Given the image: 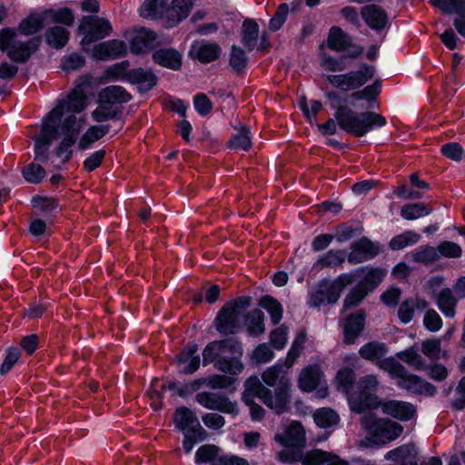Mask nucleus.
<instances>
[{
  "mask_svg": "<svg viewBox=\"0 0 465 465\" xmlns=\"http://www.w3.org/2000/svg\"><path fill=\"white\" fill-rule=\"evenodd\" d=\"M70 32L59 25L50 27L45 32L46 43L55 49L64 47L67 44Z\"/></svg>",
  "mask_w": 465,
  "mask_h": 465,
  "instance_id": "nucleus-40",
  "label": "nucleus"
},
{
  "mask_svg": "<svg viewBox=\"0 0 465 465\" xmlns=\"http://www.w3.org/2000/svg\"><path fill=\"white\" fill-rule=\"evenodd\" d=\"M361 425L368 433L367 440L375 445L387 444L399 438L403 431L401 424L387 419H377L371 413L361 419Z\"/></svg>",
  "mask_w": 465,
  "mask_h": 465,
  "instance_id": "nucleus-6",
  "label": "nucleus"
},
{
  "mask_svg": "<svg viewBox=\"0 0 465 465\" xmlns=\"http://www.w3.org/2000/svg\"><path fill=\"white\" fill-rule=\"evenodd\" d=\"M45 169L36 163H30L23 169V175L25 179L29 183H40L45 177Z\"/></svg>",
  "mask_w": 465,
  "mask_h": 465,
  "instance_id": "nucleus-64",
  "label": "nucleus"
},
{
  "mask_svg": "<svg viewBox=\"0 0 465 465\" xmlns=\"http://www.w3.org/2000/svg\"><path fill=\"white\" fill-rule=\"evenodd\" d=\"M219 448L213 444L201 446L195 452V461L197 463L213 462L218 459Z\"/></svg>",
  "mask_w": 465,
  "mask_h": 465,
  "instance_id": "nucleus-57",
  "label": "nucleus"
},
{
  "mask_svg": "<svg viewBox=\"0 0 465 465\" xmlns=\"http://www.w3.org/2000/svg\"><path fill=\"white\" fill-rule=\"evenodd\" d=\"M412 260L425 265L433 263L439 259L437 249L429 245H420L412 253Z\"/></svg>",
  "mask_w": 465,
  "mask_h": 465,
  "instance_id": "nucleus-52",
  "label": "nucleus"
},
{
  "mask_svg": "<svg viewBox=\"0 0 465 465\" xmlns=\"http://www.w3.org/2000/svg\"><path fill=\"white\" fill-rule=\"evenodd\" d=\"M121 114L120 106L113 105L98 98V106L92 112V118L95 122L102 123L117 119Z\"/></svg>",
  "mask_w": 465,
  "mask_h": 465,
  "instance_id": "nucleus-36",
  "label": "nucleus"
},
{
  "mask_svg": "<svg viewBox=\"0 0 465 465\" xmlns=\"http://www.w3.org/2000/svg\"><path fill=\"white\" fill-rule=\"evenodd\" d=\"M45 16L52 15V20L55 24H61L66 26H71L74 23V15L72 10L68 7H63L56 11L46 10L45 11Z\"/></svg>",
  "mask_w": 465,
  "mask_h": 465,
  "instance_id": "nucleus-58",
  "label": "nucleus"
},
{
  "mask_svg": "<svg viewBox=\"0 0 465 465\" xmlns=\"http://www.w3.org/2000/svg\"><path fill=\"white\" fill-rule=\"evenodd\" d=\"M231 149L248 151L252 147L250 130L247 125L241 124L239 132L232 135L228 142Z\"/></svg>",
  "mask_w": 465,
  "mask_h": 465,
  "instance_id": "nucleus-46",
  "label": "nucleus"
},
{
  "mask_svg": "<svg viewBox=\"0 0 465 465\" xmlns=\"http://www.w3.org/2000/svg\"><path fill=\"white\" fill-rule=\"evenodd\" d=\"M366 315L363 310L347 315L340 322L342 328L343 342L346 345L354 344L364 330Z\"/></svg>",
  "mask_w": 465,
  "mask_h": 465,
  "instance_id": "nucleus-14",
  "label": "nucleus"
},
{
  "mask_svg": "<svg viewBox=\"0 0 465 465\" xmlns=\"http://www.w3.org/2000/svg\"><path fill=\"white\" fill-rule=\"evenodd\" d=\"M361 15L369 27L374 30L383 29L388 23L386 12L376 5L362 7Z\"/></svg>",
  "mask_w": 465,
  "mask_h": 465,
  "instance_id": "nucleus-25",
  "label": "nucleus"
},
{
  "mask_svg": "<svg viewBox=\"0 0 465 465\" xmlns=\"http://www.w3.org/2000/svg\"><path fill=\"white\" fill-rule=\"evenodd\" d=\"M334 118L339 127L355 137H361L376 127L386 124V119L375 112L356 113L345 104L337 106Z\"/></svg>",
  "mask_w": 465,
  "mask_h": 465,
  "instance_id": "nucleus-3",
  "label": "nucleus"
},
{
  "mask_svg": "<svg viewBox=\"0 0 465 465\" xmlns=\"http://www.w3.org/2000/svg\"><path fill=\"white\" fill-rule=\"evenodd\" d=\"M283 366L280 363H277L268 369H266L262 374V381L270 386L273 387L277 384L281 385L282 380L285 379L287 381H291L287 375V372L283 370Z\"/></svg>",
  "mask_w": 465,
  "mask_h": 465,
  "instance_id": "nucleus-45",
  "label": "nucleus"
},
{
  "mask_svg": "<svg viewBox=\"0 0 465 465\" xmlns=\"http://www.w3.org/2000/svg\"><path fill=\"white\" fill-rule=\"evenodd\" d=\"M197 351V344L190 343L177 355V363L181 372L192 374L199 369L200 357L196 354Z\"/></svg>",
  "mask_w": 465,
  "mask_h": 465,
  "instance_id": "nucleus-23",
  "label": "nucleus"
},
{
  "mask_svg": "<svg viewBox=\"0 0 465 465\" xmlns=\"http://www.w3.org/2000/svg\"><path fill=\"white\" fill-rule=\"evenodd\" d=\"M242 357V344L234 339L212 341L203 351V365L213 363L216 370L230 375H239L243 371Z\"/></svg>",
  "mask_w": 465,
  "mask_h": 465,
  "instance_id": "nucleus-1",
  "label": "nucleus"
},
{
  "mask_svg": "<svg viewBox=\"0 0 465 465\" xmlns=\"http://www.w3.org/2000/svg\"><path fill=\"white\" fill-rule=\"evenodd\" d=\"M195 401L203 407L227 414H237V404L225 394L219 392L202 391L195 396Z\"/></svg>",
  "mask_w": 465,
  "mask_h": 465,
  "instance_id": "nucleus-12",
  "label": "nucleus"
},
{
  "mask_svg": "<svg viewBox=\"0 0 465 465\" xmlns=\"http://www.w3.org/2000/svg\"><path fill=\"white\" fill-rule=\"evenodd\" d=\"M251 297L242 296L227 302L219 311L214 325L221 334H234L241 326V319L251 304Z\"/></svg>",
  "mask_w": 465,
  "mask_h": 465,
  "instance_id": "nucleus-5",
  "label": "nucleus"
},
{
  "mask_svg": "<svg viewBox=\"0 0 465 465\" xmlns=\"http://www.w3.org/2000/svg\"><path fill=\"white\" fill-rule=\"evenodd\" d=\"M275 440L287 447H303L306 441L305 430L301 422L292 421L284 435L276 434Z\"/></svg>",
  "mask_w": 465,
  "mask_h": 465,
  "instance_id": "nucleus-22",
  "label": "nucleus"
},
{
  "mask_svg": "<svg viewBox=\"0 0 465 465\" xmlns=\"http://www.w3.org/2000/svg\"><path fill=\"white\" fill-rule=\"evenodd\" d=\"M327 43L329 48L336 52L344 51L348 46H351L350 36L336 26L330 29Z\"/></svg>",
  "mask_w": 465,
  "mask_h": 465,
  "instance_id": "nucleus-38",
  "label": "nucleus"
},
{
  "mask_svg": "<svg viewBox=\"0 0 465 465\" xmlns=\"http://www.w3.org/2000/svg\"><path fill=\"white\" fill-rule=\"evenodd\" d=\"M386 271L381 268H370L362 280L358 283L368 292L376 289L383 281Z\"/></svg>",
  "mask_w": 465,
  "mask_h": 465,
  "instance_id": "nucleus-47",
  "label": "nucleus"
},
{
  "mask_svg": "<svg viewBox=\"0 0 465 465\" xmlns=\"http://www.w3.org/2000/svg\"><path fill=\"white\" fill-rule=\"evenodd\" d=\"M388 352L385 343L380 341H369L359 350L360 356L369 361L379 362Z\"/></svg>",
  "mask_w": 465,
  "mask_h": 465,
  "instance_id": "nucleus-32",
  "label": "nucleus"
},
{
  "mask_svg": "<svg viewBox=\"0 0 465 465\" xmlns=\"http://www.w3.org/2000/svg\"><path fill=\"white\" fill-rule=\"evenodd\" d=\"M323 372L317 364L304 367L298 378V387L302 391L312 392L322 383Z\"/></svg>",
  "mask_w": 465,
  "mask_h": 465,
  "instance_id": "nucleus-20",
  "label": "nucleus"
},
{
  "mask_svg": "<svg viewBox=\"0 0 465 465\" xmlns=\"http://www.w3.org/2000/svg\"><path fill=\"white\" fill-rule=\"evenodd\" d=\"M368 294L369 292H366L361 285L357 284L344 298L343 311L358 306Z\"/></svg>",
  "mask_w": 465,
  "mask_h": 465,
  "instance_id": "nucleus-54",
  "label": "nucleus"
},
{
  "mask_svg": "<svg viewBox=\"0 0 465 465\" xmlns=\"http://www.w3.org/2000/svg\"><path fill=\"white\" fill-rule=\"evenodd\" d=\"M432 208L424 203H416L405 204L401 207V215L405 220H415L420 217L430 214Z\"/></svg>",
  "mask_w": 465,
  "mask_h": 465,
  "instance_id": "nucleus-48",
  "label": "nucleus"
},
{
  "mask_svg": "<svg viewBox=\"0 0 465 465\" xmlns=\"http://www.w3.org/2000/svg\"><path fill=\"white\" fill-rule=\"evenodd\" d=\"M174 426L183 433L192 432L200 440L207 439L208 433L200 424L195 413L185 406L179 407L173 413Z\"/></svg>",
  "mask_w": 465,
  "mask_h": 465,
  "instance_id": "nucleus-11",
  "label": "nucleus"
},
{
  "mask_svg": "<svg viewBox=\"0 0 465 465\" xmlns=\"http://www.w3.org/2000/svg\"><path fill=\"white\" fill-rule=\"evenodd\" d=\"M153 61L171 70H179L182 66V54L174 48H160L152 55Z\"/></svg>",
  "mask_w": 465,
  "mask_h": 465,
  "instance_id": "nucleus-26",
  "label": "nucleus"
},
{
  "mask_svg": "<svg viewBox=\"0 0 465 465\" xmlns=\"http://www.w3.org/2000/svg\"><path fill=\"white\" fill-rule=\"evenodd\" d=\"M338 289H336L331 281L322 280L316 289L310 293L309 305L312 308H319L322 304H333L340 299Z\"/></svg>",
  "mask_w": 465,
  "mask_h": 465,
  "instance_id": "nucleus-16",
  "label": "nucleus"
},
{
  "mask_svg": "<svg viewBox=\"0 0 465 465\" xmlns=\"http://www.w3.org/2000/svg\"><path fill=\"white\" fill-rule=\"evenodd\" d=\"M420 239L419 233L413 231H406L394 236L389 242V247L393 251L401 250L409 245L417 243Z\"/></svg>",
  "mask_w": 465,
  "mask_h": 465,
  "instance_id": "nucleus-51",
  "label": "nucleus"
},
{
  "mask_svg": "<svg viewBox=\"0 0 465 465\" xmlns=\"http://www.w3.org/2000/svg\"><path fill=\"white\" fill-rule=\"evenodd\" d=\"M334 118L339 127L355 137H361L376 127L386 124V119L375 112L356 113L345 104L337 106Z\"/></svg>",
  "mask_w": 465,
  "mask_h": 465,
  "instance_id": "nucleus-2",
  "label": "nucleus"
},
{
  "mask_svg": "<svg viewBox=\"0 0 465 465\" xmlns=\"http://www.w3.org/2000/svg\"><path fill=\"white\" fill-rule=\"evenodd\" d=\"M291 381L282 379L281 385H278L275 388L274 391H272L269 389V393H266L261 401L274 414L281 415L289 411V410L291 409Z\"/></svg>",
  "mask_w": 465,
  "mask_h": 465,
  "instance_id": "nucleus-10",
  "label": "nucleus"
},
{
  "mask_svg": "<svg viewBox=\"0 0 465 465\" xmlns=\"http://www.w3.org/2000/svg\"><path fill=\"white\" fill-rule=\"evenodd\" d=\"M438 254L447 258H459L462 254L461 247L453 242L443 241L437 246Z\"/></svg>",
  "mask_w": 465,
  "mask_h": 465,
  "instance_id": "nucleus-59",
  "label": "nucleus"
},
{
  "mask_svg": "<svg viewBox=\"0 0 465 465\" xmlns=\"http://www.w3.org/2000/svg\"><path fill=\"white\" fill-rule=\"evenodd\" d=\"M423 325L428 331L435 332L441 329L443 322L434 309H428L423 317Z\"/></svg>",
  "mask_w": 465,
  "mask_h": 465,
  "instance_id": "nucleus-60",
  "label": "nucleus"
},
{
  "mask_svg": "<svg viewBox=\"0 0 465 465\" xmlns=\"http://www.w3.org/2000/svg\"><path fill=\"white\" fill-rule=\"evenodd\" d=\"M378 379L376 375H366L359 381V391L351 395L350 403L351 410L361 413L366 410L376 409L380 405L375 392L378 389Z\"/></svg>",
  "mask_w": 465,
  "mask_h": 465,
  "instance_id": "nucleus-7",
  "label": "nucleus"
},
{
  "mask_svg": "<svg viewBox=\"0 0 465 465\" xmlns=\"http://www.w3.org/2000/svg\"><path fill=\"white\" fill-rule=\"evenodd\" d=\"M268 390L269 389L261 382L258 377H250L245 381V390L242 393V400L246 399V397L249 399H254L257 397L262 400L266 393H269Z\"/></svg>",
  "mask_w": 465,
  "mask_h": 465,
  "instance_id": "nucleus-49",
  "label": "nucleus"
},
{
  "mask_svg": "<svg viewBox=\"0 0 465 465\" xmlns=\"http://www.w3.org/2000/svg\"><path fill=\"white\" fill-rule=\"evenodd\" d=\"M344 262L345 252L343 250H330L319 256L313 264V269L321 271L325 268H335L342 265Z\"/></svg>",
  "mask_w": 465,
  "mask_h": 465,
  "instance_id": "nucleus-33",
  "label": "nucleus"
},
{
  "mask_svg": "<svg viewBox=\"0 0 465 465\" xmlns=\"http://www.w3.org/2000/svg\"><path fill=\"white\" fill-rule=\"evenodd\" d=\"M313 419L317 426L327 429L338 424L339 415L330 408H322L313 414Z\"/></svg>",
  "mask_w": 465,
  "mask_h": 465,
  "instance_id": "nucleus-50",
  "label": "nucleus"
},
{
  "mask_svg": "<svg viewBox=\"0 0 465 465\" xmlns=\"http://www.w3.org/2000/svg\"><path fill=\"white\" fill-rule=\"evenodd\" d=\"M89 86L88 81L81 79L79 83L71 90L66 98L58 100L57 103H63V114L64 111L78 114L84 111L87 106L86 88Z\"/></svg>",
  "mask_w": 465,
  "mask_h": 465,
  "instance_id": "nucleus-15",
  "label": "nucleus"
},
{
  "mask_svg": "<svg viewBox=\"0 0 465 465\" xmlns=\"http://www.w3.org/2000/svg\"><path fill=\"white\" fill-rule=\"evenodd\" d=\"M351 252L348 255V262L357 264L375 258L381 252L378 242L371 241L368 237H361L352 242L350 246Z\"/></svg>",
  "mask_w": 465,
  "mask_h": 465,
  "instance_id": "nucleus-13",
  "label": "nucleus"
},
{
  "mask_svg": "<svg viewBox=\"0 0 465 465\" xmlns=\"http://www.w3.org/2000/svg\"><path fill=\"white\" fill-rule=\"evenodd\" d=\"M126 52L127 46L124 41L112 39L94 45L92 56L101 61L114 60L124 56Z\"/></svg>",
  "mask_w": 465,
  "mask_h": 465,
  "instance_id": "nucleus-17",
  "label": "nucleus"
},
{
  "mask_svg": "<svg viewBox=\"0 0 465 465\" xmlns=\"http://www.w3.org/2000/svg\"><path fill=\"white\" fill-rule=\"evenodd\" d=\"M98 97L105 103L117 106L130 102L133 98L132 94L121 85H109L103 88L98 93Z\"/></svg>",
  "mask_w": 465,
  "mask_h": 465,
  "instance_id": "nucleus-28",
  "label": "nucleus"
},
{
  "mask_svg": "<svg viewBox=\"0 0 465 465\" xmlns=\"http://www.w3.org/2000/svg\"><path fill=\"white\" fill-rule=\"evenodd\" d=\"M430 3L440 8L445 14H458L459 17L465 15V0H430Z\"/></svg>",
  "mask_w": 465,
  "mask_h": 465,
  "instance_id": "nucleus-53",
  "label": "nucleus"
},
{
  "mask_svg": "<svg viewBox=\"0 0 465 465\" xmlns=\"http://www.w3.org/2000/svg\"><path fill=\"white\" fill-rule=\"evenodd\" d=\"M380 405L384 414L403 421L410 420L416 413L415 406L406 401L391 400Z\"/></svg>",
  "mask_w": 465,
  "mask_h": 465,
  "instance_id": "nucleus-21",
  "label": "nucleus"
},
{
  "mask_svg": "<svg viewBox=\"0 0 465 465\" xmlns=\"http://www.w3.org/2000/svg\"><path fill=\"white\" fill-rule=\"evenodd\" d=\"M203 381L206 382L208 387L213 390L227 389L235 382V379L227 375L214 374L206 378Z\"/></svg>",
  "mask_w": 465,
  "mask_h": 465,
  "instance_id": "nucleus-61",
  "label": "nucleus"
},
{
  "mask_svg": "<svg viewBox=\"0 0 465 465\" xmlns=\"http://www.w3.org/2000/svg\"><path fill=\"white\" fill-rule=\"evenodd\" d=\"M247 331L251 336H259L265 331L264 314L259 309H254L246 314Z\"/></svg>",
  "mask_w": 465,
  "mask_h": 465,
  "instance_id": "nucleus-43",
  "label": "nucleus"
},
{
  "mask_svg": "<svg viewBox=\"0 0 465 465\" xmlns=\"http://www.w3.org/2000/svg\"><path fill=\"white\" fill-rule=\"evenodd\" d=\"M134 35L130 40V48L133 54H143L155 47L157 35L155 32L144 27L135 28Z\"/></svg>",
  "mask_w": 465,
  "mask_h": 465,
  "instance_id": "nucleus-19",
  "label": "nucleus"
},
{
  "mask_svg": "<svg viewBox=\"0 0 465 465\" xmlns=\"http://www.w3.org/2000/svg\"><path fill=\"white\" fill-rule=\"evenodd\" d=\"M289 13V6L287 4H281L274 14V15L270 19L269 28L271 31H278L285 23L287 15Z\"/></svg>",
  "mask_w": 465,
  "mask_h": 465,
  "instance_id": "nucleus-63",
  "label": "nucleus"
},
{
  "mask_svg": "<svg viewBox=\"0 0 465 465\" xmlns=\"http://www.w3.org/2000/svg\"><path fill=\"white\" fill-rule=\"evenodd\" d=\"M375 68L371 65H363L358 71H351L344 74H331L327 81L341 91L355 90L364 85L374 76Z\"/></svg>",
  "mask_w": 465,
  "mask_h": 465,
  "instance_id": "nucleus-9",
  "label": "nucleus"
},
{
  "mask_svg": "<svg viewBox=\"0 0 465 465\" xmlns=\"http://www.w3.org/2000/svg\"><path fill=\"white\" fill-rule=\"evenodd\" d=\"M110 130V125H93L80 138L78 147L80 150L88 149L92 143L103 138Z\"/></svg>",
  "mask_w": 465,
  "mask_h": 465,
  "instance_id": "nucleus-39",
  "label": "nucleus"
},
{
  "mask_svg": "<svg viewBox=\"0 0 465 465\" xmlns=\"http://www.w3.org/2000/svg\"><path fill=\"white\" fill-rule=\"evenodd\" d=\"M258 36V24L253 19H245L242 25V43L249 51L253 50L257 45Z\"/></svg>",
  "mask_w": 465,
  "mask_h": 465,
  "instance_id": "nucleus-37",
  "label": "nucleus"
},
{
  "mask_svg": "<svg viewBox=\"0 0 465 465\" xmlns=\"http://www.w3.org/2000/svg\"><path fill=\"white\" fill-rule=\"evenodd\" d=\"M63 116V103H57L43 119L40 135L51 141L57 138L58 127Z\"/></svg>",
  "mask_w": 465,
  "mask_h": 465,
  "instance_id": "nucleus-24",
  "label": "nucleus"
},
{
  "mask_svg": "<svg viewBox=\"0 0 465 465\" xmlns=\"http://www.w3.org/2000/svg\"><path fill=\"white\" fill-rule=\"evenodd\" d=\"M191 54L203 64L216 60L221 54V47L216 43H208L195 45Z\"/></svg>",
  "mask_w": 465,
  "mask_h": 465,
  "instance_id": "nucleus-34",
  "label": "nucleus"
},
{
  "mask_svg": "<svg viewBox=\"0 0 465 465\" xmlns=\"http://www.w3.org/2000/svg\"><path fill=\"white\" fill-rule=\"evenodd\" d=\"M45 12L43 14H30L27 17L24 18L16 31L24 35H33L39 32L44 27L45 19Z\"/></svg>",
  "mask_w": 465,
  "mask_h": 465,
  "instance_id": "nucleus-35",
  "label": "nucleus"
},
{
  "mask_svg": "<svg viewBox=\"0 0 465 465\" xmlns=\"http://www.w3.org/2000/svg\"><path fill=\"white\" fill-rule=\"evenodd\" d=\"M380 369L387 371L392 378L398 379L405 373V367L392 357L382 358L379 362Z\"/></svg>",
  "mask_w": 465,
  "mask_h": 465,
  "instance_id": "nucleus-55",
  "label": "nucleus"
},
{
  "mask_svg": "<svg viewBox=\"0 0 465 465\" xmlns=\"http://www.w3.org/2000/svg\"><path fill=\"white\" fill-rule=\"evenodd\" d=\"M247 64V56L244 51L236 45L232 46L230 54V65L236 71L241 72Z\"/></svg>",
  "mask_w": 465,
  "mask_h": 465,
  "instance_id": "nucleus-62",
  "label": "nucleus"
},
{
  "mask_svg": "<svg viewBox=\"0 0 465 465\" xmlns=\"http://www.w3.org/2000/svg\"><path fill=\"white\" fill-rule=\"evenodd\" d=\"M195 0H173L172 7L167 10V26L173 27L185 19L194 4Z\"/></svg>",
  "mask_w": 465,
  "mask_h": 465,
  "instance_id": "nucleus-30",
  "label": "nucleus"
},
{
  "mask_svg": "<svg viewBox=\"0 0 465 465\" xmlns=\"http://www.w3.org/2000/svg\"><path fill=\"white\" fill-rule=\"evenodd\" d=\"M17 31L5 27L0 31V50L6 53L9 59L15 63H26L35 53L40 45V38H32L27 41L18 39Z\"/></svg>",
  "mask_w": 465,
  "mask_h": 465,
  "instance_id": "nucleus-4",
  "label": "nucleus"
},
{
  "mask_svg": "<svg viewBox=\"0 0 465 465\" xmlns=\"http://www.w3.org/2000/svg\"><path fill=\"white\" fill-rule=\"evenodd\" d=\"M397 385L412 394L432 396L436 392L433 385L415 374L409 373L406 369L405 373L397 379Z\"/></svg>",
  "mask_w": 465,
  "mask_h": 465,
  "instance_id": "nucleus-18",
  "label": "nucleus"
},
{
  "mask_svg": "<svg viewBox=\"0 0 465 465\" xmlns=\"http://www.w3.org/2000/svg\"><path fill=\"white\" fill-rule=\"evenodd\" d=\"M129 83L137 84L141 92H148L153 88L158 82L155 74L149 69L135 68L131 69L129 74Z\"/></svg>",
  "mask_w": 465,
  "mask_h": 465,
  "instance_id": "nucleus-27",
  "label": "nucleus"
},
{
  "mask_svg": "<svg viewBox=\"0 0 465 465\" xmlns=\"http://www.w3.org/2000/svg\"><path fill=\"white\" fill-rule=\"evenodd\" d=\"M112 32L110 21L97 15L84 16L78 25V33L83 35L81 45L84 47L109 36Z\"/></svg>",
  "mask_w": 465,
  "mask_h": 465,
  "instance_id": "nucleus-8",
  "label": "nucleus"
},
{
  "mask_svg": "<svg viewBox=\"0 0 465 465\" xmlns=\"http://www.w3.org/2000/svg\"><path fill=\"white\" fill-rule=\"evenodd\" d=\"M458 298L450 288L442 289L436 296V304L440 311L448 318H454Z\"/></svg>",
  "mask_w": 465,
  "mask_h": 465,
  "instance_id": "nucleus-31",
  "label": "nucleus"
},
{
  "mask_svg": "<svg viewBox=\"0 0 465 465\" xmlns=\"http://www.w3.org/2000/svg\"><path fill=\"white\" fill-rule=\"evenodd\" d=\"M429 302L420 297H411L404 300L399 307L398 317L402 323H409L414 317L415 310H425Z\"/></svg>",
  "mask_w": 465,
  "mask_h": 465,
  "instance_id": "nucleus-29",
  "label": "nucleus"
},
{
  "mask_svg": "<svg viewBox=\"0 0 465 465\" xmlns=\"http://www.w3.org/2000/svg\"><path fill=\"white\" fill-rule=\"evenodd\" d=\"M74 143L75 135L71 134L69 135H65L55 149L54 153L58 158L61 159L62 163H65L71 159L73 154L71 147L74 144Z\"/></svg>",
  "mask_w": 465,
  "mask_h": 465,
  "instance_id": "nucleus-56",
  "label": "nucleus"
},
{
  "mask_svg": "<svg viewBox=\"0 0 465 465\" xmlns=\"http://www.w3.org/2000/svg\"><path fill=\"white\" fill-rule=\"evenodd\" d=\"M167 0H145L140 7V15L155 19L166 10Z\"/></svg>",
  "mask_w": 465,
  "mask_h": 465,
  "instance_id": "nucleus-44",
  "label": "nucleus"
},
{
  "mask_svg": "<svg viewBox=\"0 0 465 465\" xmlns=\"http://www.w3.org/2000/svg\"><path fill=\"white\" fill-rule=\"evenodd\" d=\"M130 63L127 60L116 63L108 66L104 72V78L106 81H127L129 82Z\"/></svg>",
  "mask_w": 465,
  "mask_h": 465,
  "instance_id": "nucleus-41",
  "label": "nucleus"
},
{
  "mask_svg": "<svg viewBox=\"0 0 465 465\" xmlns=\"http://www.w3.org/2000/svg\"><path fill=\"white\" fill-rule=\"evenodd\" d=\"M259 305L265 309L270 314L271 322L273 325L278 324L283 314L282 304L270 295L262 296L259 301Z\"/></svg>",
  "mask_w": 465,
  "mask_h": 465,
  "instance_id": "nucleus-42",
  "label": "nucleus"
}]
</instances>
